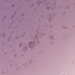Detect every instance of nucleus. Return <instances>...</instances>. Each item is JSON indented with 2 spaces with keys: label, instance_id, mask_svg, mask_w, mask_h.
I'll return each mask as SVG.
<instances>
[{
  "label": "nucleus",
  "instance_id": "f257e3e1",
  "mask_svg": "<svg viewBox=\"0 0 75 75\" xmlns=\"http://www.w3.org/2000/svg\"><path fill=\"white\" fill-rule=\"evenodd\" d=\"M33 46H35V43L34 42H30L29 43V47L30 48H33Z\"/></svg>",
  "mask_w": 75,
  "mask_h": 75
},
{
  "label": "nucleus",
  "instance_id": "f03ea898",
  "mask_svg": "<svg viewBox=\"0 0 75 75\" xmlns=\"http://www.w3.org/2000/svg\"><path fill=\"white\" fill-rule=\"evenodd\" d=\"M22 44H23V43H20V45H22Z\"/></svg>",
  "mask_w": 75,
  "mask_h": 75
},
{
  "label": "nucleus",
  "instance_id": "7ed1b4c3",
  "mask_svg": "<svg viewBox=\"0 0 75 75\" xmlns=\"http://www.w3.org/2000/svg\"><path fill=\"white\" fill-rule=\"evenodd\" d=\"M52 37L51 36L50 38V39H52Z\"/></svg>",
  "mask_w": 75,
  "mask_h": 75
},
{
  "label": "nucleus",
  "instance_id": "20e7f679",
  "mask_svg": "<svg viewBox=\"0 0 75 75\" xmlns=\"http://www.w3.org/2000/svg\"><path fill=\"white\" fill-rule=\"evenodd\" d=\"M25 50H24V51H25Z\"/></svg>",
  "mask_w": 75,
  "mask_h": 75
},
{
  "label": "nucleus",
  "instance_id": "39448f33",
  "mask_svg": "<svg viewBox=\"0 0 75 75\" xmlns=\"http://www.w3.org/2000/svg\"><path fill=\"white\" fill-rule=\"evenodd\" d=\"M25 49H26V50H27V48H25Z\"/></svg>",
  "mask_w": 75,
  "mask_h": 75
},
{
  "label": "nucleus",
  "instance_id": "423d86ee",
  "mask_svg": "<svg viewBox=\"0 0 75 75\" xmlns=\"http://www.w3.org/2000/svg\"><path fill=\"white\" fill-rule=\"evenodd\" d=\"M47 9H48V8H47Z\"/></svg>",
  "mask_w": 75,
  "mask_h": 75
}]
</instances>
